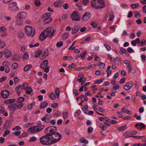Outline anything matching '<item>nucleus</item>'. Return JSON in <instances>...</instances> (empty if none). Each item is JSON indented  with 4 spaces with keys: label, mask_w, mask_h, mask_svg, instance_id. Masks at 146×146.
Here are the masks:
<instances>
[{
    "label": "nucleus",
    "mask_w": 146,
    "mask_h": 146,
    "mask_svg": "<svg viewBox=\"0 0 146 146\" xmlns=\"http://www.w3.org/2000/svg\"><path fill=\"white\" fill-rule=\"evenodd\" d=\"M39 141L43 145H49L52 144L50 137L47 135L42 137L40 138Z\"/></svg>",
    "instance_id": "nucleus-1"
},
{
    "label": "nucleus",
    "mask_w": 146,
    "mask_h": 146,
    "mask_svg": "<svg viewBox=\"0 0 146 146\" xmlns=\"http://www.w3.org/2000/svg\"><path fill=\"white\" fill-rule=\"evenodd\" d=\"M91 3L92 6L95 9H101L105 6L103 1H91Z\"/></svg>",
    "instance_id": "nucleus-2"
},
{
    "label": "nucleus",
    "mask_w": 146,
    "mask_h": 146,
    "mask_svg": "<svg viewBox=\"0 0 146 146\" xmlns=\"http://www.w3.org/2000/svg\"><path fill=\"white\" fill-rule=\"evenodd\" d=\"M44 128V126H35L29 128L28 131L31 133L34 134L40 131L43 129Z\"/></svg>",
    "instance_id": "nucleus-3"
},
{
    "label": "nucleus",
    "mask_w": 146,
    "mask_h": 146,
    "mask_svg": "<svg viewBox=\"0 0 146 146\" xmlns=\"http://www.w3.org/2000/svg\"><path fill=\"white\" fill-rule=\"evenodd\" d=\"M25 31L27 35L33 37L35 34V29L32 27L27 25L25 28Z\"/></svg>",
    "instance_id": "nucleus-4"
},
{
    "label": "nucleus",
    "mask_w": 146,
    "mask_h": 146,
    "mask_svg": "<svg viewBox=\"0 0 146 146\" xmlns=\"http://www.w3.org/2000/svg\"><path fill=\"white\" fill-rule=\"evenodd\" d=\"M52 144L59 141L61 138V135L60 133L56 132L50 136Z\"/></svg>",
    "instance_id": "nucleus-5"
},
{
    "label": "nucleus",
    "mask_w": 146,
    "mask_h": 146,
    "mask_svg": "<svg viewBox=\"0 0 146 146\" xmlns=\"http://www.w3.org/2000/svg\"><path fill=\"white\" fill-rule=\"evenodd\" d=\"M8 9L10 11H18L19 8L17 2H13L10 3L8 7Z\"/></svg>",
    "instance_id": "nucleus-6"
},
{
    "label": "nucleus",
    "mask_w": 146,
    "mask_h": 146,
    "mask_svg": "<svg viewBox=\"0 0 146 146\" xmlns=\"http://www.w3.org/2000/svg\"><path fill=\"white\" fill-rule=\"evenodd\" d=\"M56 128L54 126H50L46 129L45 132L50 137L51 135L56 133Z\"/></svg>",
    "instance_id": "nucleus-7"
},
{
    "label": "nucleus",
    "mask_w": 146,
    "mask_h": 146,
    "mask_svg": "<svg viewBox=\"0 0 146 146\" xmlns=\"http://www.w3.org/2000/svg\"><path fill=\"white\" fill-rule=\"evenodd\" d=\"M44 31L49 38H51L54 35V29L52 27H48Z\"/></svg>",
    "instance_id": "nucleus-8"
},
{
    "label": "nucleus",
    "mask_w": 146,
    "mask_h": 146,
    "mask_svg": "<svg viewBox=\"0 0 146 146\" xmlns=\"http://www.w3.org/2000/svg\"><path fill=\"white\" fill-rule=\"evenodd\" d=\"M48 60H44L42 63L40 65V67L42 69H44L46 67H47L44 70V71L46 73L48 72H49L50 68V67L49 66H48L47 67L48 65Z\"/></svg>",
    "instance_id": "nucleus-9"
},
{
    "label": "nucleus",
    "mask_w": 146,
    "mask_h": 146,
    "mask_svg": "<svg viewBox=\"0 0 146 146\" xmlns=\"http://www.w3.org/2000/svg\"><path fill=\"white\" fill-rule=\"evenodd\" d=\"M71 18L72 20L78 21L80 20V16L77 11H74L71 15Z\"/></svg>",
    "instance_id": "nucleus-10"
},
{
    "label": "nucleus",
    "mask_w": 146,
    "mask_h": 146,
    "mask_svg": "<svg viewBox=\"0 0 146 146\" xmlns=\"http://www.w3.org/2000/svg\"><path fill=\"white\" fill-rule=\"evenodd\" d=\"M17 16L19 19H22L26 18L27 16V14L25 12L21 11L17 13Z\"/></svg>",
    "instance_id": "nucleus-11"
},
{
    "label": "nucleus",
    "mask_w": 146,
    "mask_h": 146,
    "mask_svg": "<svg viewBox=\"0 0 146 146\" xmlns=\"http://www.w3.org/2000/svg\"><path fill=\"white\" fill-rule=\"evenodd\" d=\"M91 17V14L90 13L86 12L84 13L82 17V20L85 21L88 20Z\"/></svg>",
    "instance_id": "nucleus-12"
},
{
    "label": "nucleus",
    "mask_w": 146,
    "mask_h": 146,
    "mask_svg": "<svg viewBox=\"0 0 146 146\" xmlns=\"http://www.w3.org/2000/svg\"><path fill=\"white\" fill-rule=\"evenodd\" d=\"M133 85V83L132 82V81H129L124 86V89L126 90H129L132 87Z\"/></svg>",
    "instance_id": "nucleus-13"
},
{
    "label": "nucleus",
    "mask_w": 146,
    "mask_h": 146,
    "mask_svg": "<svg viewBox=\"0 0 146 146\" xmlns=\"http://www.w3.org/2000/svg\"><path fill=\"white\" fill-rule=\"evenodd\" d=\"M9 92L6 90L2 91L1 93V96L4 98H7L9 96Z\"/></svg>",
    "instance_id": "nucleus-14"
},
{
    "label": "nucleus",
    "mask_w": 146,
    "mask_h": 146,
    "mask_svg": "<svg viewBox=\"0 0 146 146\" xmlns=\"http://www.w3.org/2000/svg\"><path fill=\"white\" fill-rule=\"evenodd\" d=\"M135 126L137 129L140 130L142 129H145V125L143 123H136Z\"/></svg>",
    "instance_id": "nucleus-15"
},
{
    "label": "nucleus",
    "mask_w": 146,
    "mask_h": 146,
    "mask_svg": "<svg viewBox=\"0 0 146 146\" xmlns=\"http://www.w3.org/2000/svg\"><path fill=\"white\" fill-rule=\"evenodd\" d=\"M45 33L44 31L40 34L39 37L40 40L43 41L48 36Z\"/></svg>",
    "instance_id": "nucleus-16"
},
{
    "label": "nucleus",
    "mask_w": 146,
    "mask_h": 146,
    "mask_svg": "<svg viewBox=\"0 0 146 146\" xmlns=\"http://www.w3.org/2000/svg\"><path fill=\"white\" fill-rule=\"evenodd\" d=\"M5 57L8 58L10 57L12 55V53L9 50H7L4 51Z\"/></svg>",
    "instance_id": "nucleus-17"
},
{
    "label": "nucleus",
    "mask_w": 146,
    "mask_h": 146,
    "mask_svg": "<svg viewBox=\"0 0 146 146\" xmlns=\"http://www.w3.org/2000/svg\"><path fill=\"white\" fill-rule=\"evenodd\" d=\"M112 62H114L117 65H119L121 63V61L120 58L118 57H116L115 58L113 59Z\"/></svg>",
    "instance_id": "nucleus-18"
},
{
    "label": "nucleus",
    "mask_w": 146,
    "mask_h": 146,
    "mask_svg": "<svg viewBox=\"0 0 146 146\" xmlns=\"http://www.w3.org/2000/svg\"><path fill=\"white\" fill-rule=\"evenodd\" d=\"M16 105V104H11L8 106V108L11 111L13 112L17 109V107L15 106Z\"/></svg>",
    "instance_id": "nucleus-19"
},
{
    "label": "nucleus",
    "mask_w": 146,
    "mask_h": 146,
    "mask_svg": "<svg viewBox=\"0 0 146 146\" xmlns=\"http://www.w3.org/2000/svg\"><path fill=\"white\" fill-rule=\"evenodd\" d=\"M15 102V100L14 99H10L4 101V103L7 104H10L13 103Z\"/></svg>",
    "instance_id": "nucleus-20"
},
{
    "label": "nucleus",
    "mask_w": 146,
    "mask_h": 146,
    "mask_svg": "<svg viewBox=\"0 0 146 146\" xmlns=\"http://www.w3.org/2000/svg\"><path fill=\"white\" fill-rule=\"evenodd\" d=\"M62 4V3L61 1H57L54 3V6L56 7H60Z\"/></svg>",
    "instance_id": "nucleus-21"
},
{
    "label": "nucleus",
    "mask_w": 146,
    "mask_h": 146,
    "mask_svg": "<svg viewBox=\"0 0 146 146\" xmlns=\"http://www.w3.org/2000/svg\"><path fill=\"white\" fill-rule=\"evenodd\" d=\"M119 85L118 84H115L114 85L113 87V90H112V92H116V90L119 89Z\"/></svg>",
    "instance_id": "nucleus-22"
},
{
    "label": "nucleus",
    "mask_w": 146,
    "mask_h": 146,
    "mask_svg": "<svg viewBox=\"0 0 146 146\" xmlns=\"http://www.w3.org/2000/svg\"><path fill=\"white\" fill-rule=\"evenodd\" d=\"M20 87L21 89H26L29 87L28 84L27 83L25 82L21 85L20 84Z\"/></svg>",
    "instance_id": "nucleus-23"
},
{
    "label": "nucleus",
    "mask_w": 146,
    "mask_h": 146,
    "mask_svg": "<svg viewBox=\"0 0 146 146\" xmlns=\"http://www.w3.org/2000/svg\"><path fill=\"white\" fill-rule=\"evenodd\" d=\"M41 119L42 121H44L46 123H48L49 121V119L48 118V115L47 114L42 117Z\"/></svg>",
    "instance_id": "nucleus-24"
},
{
    "label": "nucleus",
    "mask_w": 146,
    "mask_h": 146,
    "mask_svg": "<svg viewBox=\"0 0 146 146\" xmlns=\"http://www.w3.org/2000/svg\"><path fill=\"white\" fill-rule=\"evenodd\" d=\"M21 89L20 84H19L18 86L16 87L15 90L17 94L19 96V95L21 91L19 90Z\"/></svg>",
    "instance_id": "nucleus-25"
},
{
    "label": "nucleus",
    "mask_w": 146,
    "mask_h": 146,
    "mask_svg": "<svg viewBox=\"0 0 146 146\" xmlns=\"http://www.w3.org/2000/svg\"><path fill=\"white\" fill-rule=\"evenodd\" d=\"M63 117L64 119H66L68 116V111L67 110H65L62 113Z\"/></svg>",
    "instance_id": "nucleus-26"
},
{
    "label": "nucleus",
    "mask_w": 146,
    "mask_h": 146,
    "mask_svg": "<svg viewBox=\"0 0 146 146\" xmlns=\"http://www.w3.org/2000/svg\"><path fill=\"white\" fill-rule=\"evenodd\" d=\"M138 45L140 46H142L144 45H146V40L144 39L142 40L141 41H140Z\"/></svg>",
    "instance_id": "nucleus-27"
},
{
    "label": "nucleus",
    "mask_w": 146,
    "mask_h": 146,
    "mask_svg": "<svg viewBox=\"0 0 146 146\" xmlns=\"http://www.w3.org/2000/svg\"><path fill=\"white\" fill-rule=\"evenodd\" d=\"M81 143L87 144L88 143V140H86L84 137H82L79 139Z\"/></svg>",
    "instance_id": "nucleus-28"
},
{
    "label": "nucleus",
    "mask_w": 146,
    "mask_h": 146,
    "mask_svg": "<svg viewBox=\"0 0 146 146\" xmlns=\"http://www.w3.org/2000/svg\"><path fill=\"white\" fill-rule=\"evenodd\" d=\"M3 65L5 68L9 67L10 65V63L7 61H4L3 63Z\"/></svg>",
    "instance_id": "nucleus-29"
},
{
    "label": "nucleus",
    "mask_w": 146,
    "mask_h": 146,
    "mask_svg": "<svg viewBox=\"0 0 146 146\" xmlns=\"http://www.w3.org/2000/svg\"><path fill=\"white\" fill-rule=\"evenodd\" d=\"M25 90H27L25 93L27 94H30L33 91V90L31 88L29 87Z\"/></svg>",
    "instance_id": "nucleus-30"
},
{
    "label": "nucleus",
    "mask_w": 146,
    "mask_h": 146,
    "mask_svg": "<svg viewBox=\"0 0 146 146\" xmlns=\"http://www.w3.org/2000/svg\"><path fill=\"white\" fill-rule=\"evenodd\" d=\"M47 105L48 103L47 102H42L40 104V108H45L47 106Z\"/></svg>",
    "instance_id": "nucleus-31"
},
{
    "label": "nucleus",
    "mask_w": 146,
    "mask_h": 146,
    "mask_svg": "<svg viewBox=\"0 0 146 146\" xmlns=\"http://www.w3.org/2000/svg\"><path fill=\"white\" fill-rule=\"evenodd\" d=\"M52 19L50 17H48L44 20V23L45 24H48L52 21Z\"/></svg>",
    "instance_id": "nucleus-32"
},
{
    "label": "nucleus",
    "mask_w": 146,
    "mask_h": 146,
    "mask_svg": "<svg viewBox=\"0 0 146 146\" xmlns=\"http://www.w3.org/2000/svg\"><path fill=\"white\" fill-rule=\"evenodd\" d=\"M32 66L31 64H28L26 65L24 68V70L25 71H27L30 70Z\"/></svg>",
    "instance_id": "nucleus-33"
},
{
    "label": "nucleus",
    "mask_w": 146,
    "mask_h": 146,
    "mask_svg": "<svg viewBox=\"0 0 146 146\" xmlns=\"http://www.w3.org/2000/svg\"><path fill=\"white\" fill-rule=\"evenodd\" d=\"M119 53L121 55H123V54H125L127 53V51L125 49L121 48L119 50Z\"/></svg>",
    "instance_id": "nucleus-34"
},
{
    "label": "nucleus",
    "mask_w": 146,
    "mask_h": 146,
    "mask_svg": "<svg viewBox=\"0 0 146 146\" xmlns=\"http://www.w3.org/2000/svg\"><path fill=\"white\" fill-rule=\"evenodd\" d=\"M18 64L17 63L14 62L12 64L11 68L13 70H15L18 68Z\"/></svg>",
    "instance_id": "nucleus-35"
},
{
    "label": "nucleus",
    "mask_w": 146,
    "mask_h": 146,
    "mask_svg": "<svg viewBox=\"0 0 146 146\" xmlns=\"http://www.w3.org/2000/svg\"><path fill=\"white\" fill-rule=\"evenodd\" d=\"M50 97L52 100H54L56 98V94L53 92H52L50 93Z\"/></svg>",
    "instance_id": "nucleus-36"
},
{
    "label": "nucleus",
    "mask_w": 146,
    "mask_h": 146,
    "mask_svg": "<svg viewBox=\"0 0 146 146\" xmlns=\"http://www.w3.org/2000/svg\"><path fill=\"white\" fill-rule=\"evenodd\" d=\"M78 31V29L77 27H74L72 29V33L74 35L77 33Z\"/></svg>",
    "instance_id": "nucleus-37"
},
{
    "label": "nucleus",
    "mask_w": 146,
    "mask_h": 146,
    "mask_svg": "<svg viewBox=\"0 0 146 146\" xmlns=\"http://www.w3.org/2000/svg\"><path fill=\"white\" fill-rule=\"evenodd\" d=\"M113 14V11H111L110 12L109 14V20L111 21L113 19L114 17V16Z\"/></svg>",
    "instance_id": "nucleus-38"
},
{
    "label": "nucleus",
    "mask_w": 146,
    "mask_h": 146,
    "mask_svg": "<svg viewBox=\"0 0 146 146\" xmlns=\"http://www.w3.org/2000/svg\"><path fill=\"white\" fill-rule=\"evenodd\" d=\"M87 68L86 66L85 67H78L74 68V70L76 71H80L82 70H83L84 69H86Z\"/></svg>",
    "instance_id": "nucleus-39"
},
{
    "label": "nucleus",
    "mask_w": 146,
    "mask_h": 146,
    "mask_svg": "<svg viewBox=\"0 0 146 146\" xmlns=\"http://www.w3.org/2000/svg\"><path fill=\"white\" fill-rule=\"evenodd\" d=\"M99 126L100 128L101 129H102L103 131H105L106 129V126L104 125L103 124H100L99 125Z\"/></svg>",
    "instance_id": "nucleus-40"
},
{
    "label": "nucleus",
    "mask_w": 146,
    "mask_h": 146,
    "mask_svg": "<svg viewBox=\"0 0 146 146\" xmlns=\"http://www.w3.org/2000/svg\"><path fill=\"white\" fill-rule=\"evenodd\" d=\"M87 53V51H84L80 55V57L82 58V59H85V55Z\"/></svg>",
    "instance_id": "nucleus-41"
},
{
    "label": "nucleus",
    "mask_w": 146,
    "mask_h": 146,
    "mask_svg": "<svg viewBox=\"0 0 146 146\" xmlns=\"http://www.w3.org/2000/svg\"><path fill=\"white\" fill-rule=\"evenodd\" d=\"M127 129L126 127V126H121L120 127L117 128V129L119 131H122L123 130H124Z\"/></svg>",
    "instance_id": "nucleus-42"
},
{
    "label": "nucleus",
    "mask_w": 146,
    "mask_h": 146,
    "mask_svg": "<svg viewBox=\"0 0 146 146\" xmlns=\"http://www.w3.org/2000/svg\"><path fill=\"white\" fill-rule=\"evenodd\" d=\"M25 98L23 97H20L18 99L17 101V102L18 103H21L23 102Z\"/></svg>",
    "instance_id": "nucleus-43"
},
{
    "label": "nucleus",
    "mask_w": 146,
    "mask_h": 146,
    "mask_svg": "<svg viewBox=\"0 0 146 146\" xmlns=\"http://www.w3.org/2000/svg\"><path fill=\"white\" fill-rule=\"evenodd\" d=\"M29 57V55L26 52L24 53V54L22 58L24 60H27Z\"/></svg>",
    "instance_id": "nucleus-44"
},
{
    "label": "nucleus",
    "mask_w": 146,
    "mask_h": 146,
    "mask_svg": "<svg viewBox=\"0 0 146 146\" xmlns=\"http://www.w3.org/2000/svg\"><path fill=\"white\" fill-rule=\"evenodd\" d=\"M63 59L64 60H67L68 59H69L71 60H72L74 59V58L72 56H65L64 57Z\"/></svg>",
    "instance_id": "nucleus-45"
},
{
    "label": "nucleus",
    "mask_w": 146,
    "mask_h": 146,
    "mask_svg": "<svg viewBox=\"0 0 146 146\" xmlns=\"http://www.w3.org/2000/svg\"><path fill=\"white\" fill-rule=\"evenodd\" d=\"M63 42L62 41L58 42H57L56 44V46L60 48L63 45Z\"/></svg>",
    "instance_id": "nucleus-46"
},
{
    "label": "nucleus",
    "mask_w": 146,
    "mask_h": 146,
    "mask_svg": "<svg viewBox=\"0 0 146 146\" xmlns=\"http://www.w3.org/2000/svg\"><path fill=\"white\" fill-rule=\"evenodd\" d=\"M55 93L56 94L57 98H58L59 96L60 90L58 88H57L56 89Z\"/></svg>",
    "instance_id": "nucleus-47"
},
{
    "label": "nucleus",
    "mask_w": 146,
    "mask_h": 146,
    "mask_svg": "<svg viewBox=\"0 0 146 146\" xmlns=\"http://www.w3.org/2000/svg\"><path fill=\"white\" fill-rule=\"evenodd\" d=\"M5 46V44L4 42H1L0 39V48L4 47Z\"/></svg>",
    "instance_id": "nucleus-48"
},
{
    "label": "nucleus",
    "mask_w": 146,
    "mask_h": 146,
    "mask_svg": "<svg viewBox=\"0 0 146 146\" xmlns=\"http://www.w3.org/2000/svg\"><path fill=\"white\" fill-rule=\"evenodd\" d=\"M48 55V50H46L44 53L42 55V58L44 59Z\"/></svg>",
    "instance_id": "nucleus-49"
},
{
    "label": "nucleus",
    "mask_w": 146,
    "mask_h": 146,
    "mask_svg": "<svg viewBox=\"0 0 146 146\" xmlns=\"http://www.w3.org/2000/svg\"><path fill=\"white\" fill-rule=\"evenodd\" d=\"M13 80L14 83L15 84H18L19 82V79L17 77H15L14 78Z\"/></svg>",
    "instance_id": "nucleus-50"
},
{
    "label": "nucleus",
    "mask_w": 146,
    "mask_h": 146,
    "mask_svg": "<svg viewBox=\"0 0 146 146\" xmlns=\"http://www.w3.org/2000/svg\"><path fill=\"white\" fill-rule=\"evenodd\" d=\"M139 6V5L138 3H135L131 4V7L133 9H135L136 8Z\"/></svg>",
    "instance_id": "nucleus-51"
},
{
    "label": "nucleus",
    "mask_w": 146,
    "mask_h": 146,
    "mask_svg": "<svg viewBox=\"0 0 146 146\" xmlns=\"http://www.w3.org/2000/svg\"><path fill=\"white\" fill-rule=\"evenodd\" d=\"M69 34L67 33H65L62 35V38L64 39H66L68 37Z\"/></svg>",
    "instance_id": "nucleus-52"
},
{
    "label": "nucleus",
    "mask_w": 146,
    "mask_h": 146,
    "mask_svg": "<svg viewBox=\"0 0 146 146\" xmlns=\"http://www.w3.org/2000/svg\"><path fill=\"white\" fill-rule=\"evenodd\" d=\"M123 135L126 138L129 137H133V135H129L128 132H126L124 133Z\"/></svg>",
    "instance_id": "nucleus-53"
},
{
    "label": "nucleus",
    "mask_w": 146,
    "mask_h": 146,
    "mask_svg": "<svg viewBox=\"0 0 146 146\" xmlns=\"http://www.w3.org/2000/svg\"><path fill=\"white\" fill-rule=\"evenodd\" d=\"M134 15L135 17L137 18H139L141 16V15L137 11L135 12Z\"/></svg>",
    "instance_id": "nucleus-54"
},
{
    "label": "nucleus",
    "mask_w": 146,
    "mask_h": 146,
    "mask_svg": "<svg viewBox=\"0 0 146 146\" xmlns=\"http://www.w3.org/2000/svg\"><path fill=\"white\" fill-rule=\"evenodd\" d=\"M21 129V127L20 126H16L15 128H13L12 129V130L14 131L17 130H20Z\"/></svg>",
    "instance_id": "nucleus-55"
},
{
    "label": "nucleus",
    "mask_w": 146,
    "mask_h": 146,
    "mask_svg": "<svg viewBox=\"0 0 146 146\" xmlns=\"http://www.w3.org/2000/svg\"><path fill=\"white\" fill-rule=\"evenodd\" d=\"M21 19H19L17 20L16 21L17 24L18 25H22L23 24V22Z\"/></svg>",
    "instance_id": "nucleus-56"
},
{
    "label": "nucleus",
    "mask_w": 146,
    "mask_h": 146,
    "mask_svg": "<svg viewBox=\"0 0 146 146\" xmlns=\"http://www.w3.org/2000/svg\"><path fill=\"white\" fill-rule=\"evenodd\" d=\"M5 111V109L3 107L0 106V114L4 113Z\"/></svg>",
    "instance_id": "nucleus-57"
},
{
    "label": "nucleus",
    "mask_w": 146,
    "mask_h": 146,
    "mask_svg": "<svg viewBox=\"0 0 146 146\" xmlns=\"http://www.w3.org/2000/svg\"><path fill=\"white\" fill-rule=\"evenodd\" d=\"M103 81V79L102 78L98 80L95 81L94 82V83L95 84H100Z\"/></svg>",
    "instance_id": "nucleus-58"
},
{
    "label": "nucleus",
    "mask_w": 146,
    "mask_h": 146,
    "mask_svg": "<svg viewBox=\"0 0 146 146\" xmlns=\"http://www.w3.org/2000/svg\"><path fill=\"white\" fill-rule=\"evenodd\" d=\"M10 131L9 130H7L4 133L3 135V136L4 137H5L7 135H8L10 133Z\"/></svg>",
    "instance_id": "nucleus-59"
},
{
    "label": "nucleus",
    "mask_w": 146,
    "mask_h": 146,
    "mask_svg": "<svg viewBox=\"0 0 146 146\" xmlns=\"http://www.w3.org/2000/svg\"><path fill=\"white\" fill-rule=\"evenodd\" d=\"M50 14L51 13H46L42 15V17L43 18H44L46 17H50Z\"/></svg>",
    "instance_id": "nucleus-60"
},
{
    "label": "nucleus",
    "mask_w": 146,
    "mask_h": 146,
    "mask_svg": "<svg viewBox=\"0 0 146 146\" xmlns=\"http://www.w3.org/2000/svg\"><path fill=\"white\" fill-rule=\"evenodd\" d=\"M36 140V138L35 137H31L29 139V141L30 142H32L35 141Z\"/></svg>",
    "instance_id": "nucleus-61"
},
{
    "label": "nucleus",
    "mask_w": 146,
    "mask_h": 146,
    "mask_svg": "<svg viewBox=\"0 0 146 146\" xmlns=\"http://www.w3.org/2000/svg\"><path fill=\"white\" fill-rule=\"evenodd\" d=\"M41 51H39L35 53V57H38L41 54Z\"/></svg>",
    "instance_id": "nucleus-62"
},
{
    "label": "nucleus",
    "mask_w": 146,
    "mask_h": 146,
    "mask_svg": "<svg viewBox=\"0 0 146 146\" xmlns=\"http://www.w3.org/2000/svg\"><path fill=\"white\" fill-rule=\"evenodd\" d=\"M104 45L108 51H110L111 50V47L109 45L104 44Z\"/></svg>",
    "instance_id": "nucleus-63"
},
{
    "label": "nucleus",
    "mask_w": 146,
    "mask_h": 146,
    "mask_svg": "<svg viewBox=\"0 0 146 146\" xmlns=\"http://www.w3.org/2000/svg\"><path fill=\"white\" fill-rule=\"evenodd\" d=\"M90 25L93 28H95L97 26V23H95L94 21H93L92 22H91V23L90 24Z\"/></svg>",
    "instance_id": "nucleus-64"
}]
</instances>
